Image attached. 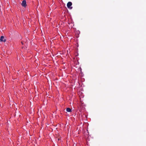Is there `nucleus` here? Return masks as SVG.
<instances>
[{"label": "nucleus", "instance_id": "f257e3e1", "mask_svg": "<svg viewBox=\"0 0 146 146\" xmlns=\"http://www.w3.org/2000/svg\"><path fill=\"white\" fill-rule=\"evenodd\" d=\"M72 3L71 2H69L67 4V7L70 9H72V7H71V6L72 5Z\"/></svg>", "mask_w": 146, "mask_h": 146}, {"label": "nucleus", "instance_id": "f03ea898", "mask_svg": "<svg viewBox=\"0 0 146 146\" xmlns=\"http://www.w3.org/2000/svg\"><path fill=\"white\" fill-rule=\"evenodd\" d=\"M23 7H26L27 6L26 2L25 0H23L21 3Z\"/></svg>", "mask_w": 146, "mask_h": 146}, {"label": "nucleus", "instance_id": "7ed1b4c3", "mask_svg": "<svg viewBox=\"0 0 146 146\" xmlns=\"http://www.w3.org/2000/svg\"><path fill=\"white\" fill-rule=\"evenodd\" d=\"M0 40L1 41H3L4 42L6 41V39H4V37L3 36H1V37Z\"/></svg>", "mask_w": 146, "mask_h": 146}, {"label": "nucleus", "instance_id": "20e7f679", "mask_svg": "<svg viewBox=\"0 0 146 146\" xmlns=\"http://www.w3.org/2000/svg\"><path fill=\"white\" fill-rule=\"evenodd\" d=\"M66 110L67 112H71V109L70 108H67Z\"/></svg>", "mask_w": 146, "mask_h": 146}, {"label": "nucleus", "instance_id": "39448f33", "mask_svg": "<svg viewBox=\"0 0 146 146\" xmlns=\"http://www.w3.org/2000/svg\"><path fill=\"white\" fill-rule=\"evenodd\" d=\"M60 140V139H59V138H58V141H59V140Z\"/></svg>", "mask_w": 146, "mask_h": 146}, {"label": "nucleus", "instance_id": "423d86ee", "mask_svg": "<svg viewBox=\"0 0 146 146\" xmlns=\"http://www.w3.org/2000/svg\"><path fill=\"white\" fill-rule=\"evenodd\" d=\"M21 43L23 45V42H21Z\"/></svg>", "mask_w": 146, "mask_h": 146}]
</instances>
